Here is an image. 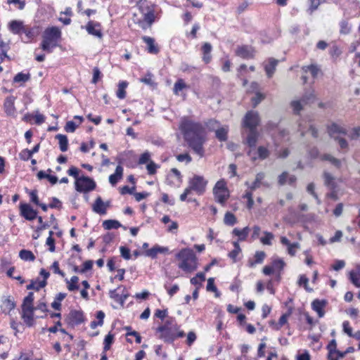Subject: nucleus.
Returning <instances> with one entry per match:
<instances>
[{
  "mask_svg": "<svg viewBox=\"0 0 360 360\" xmlns=\"http://www.w3.org/2000/svg\"><path fill=\"white\" fill-rule=\"evenodd\" d=\"M85 321L84 312L82 310H71L65 319V322L72 327L84 323Z\"/></svg>",
  "mask_w": 360,
  "mask_h": 360,
  "instance_id": "9",
  "label": "nucleus"
},
{
  "mask_svg": "<svg viewBox=\"0 0 360 360\" xmlns=\"http://www.w3.org/2000/svg\"><path fill=\"white\" fill-rule=\"evenodd\" d=\"M155 4H152V8H150L149 6L145 8L140 5V9L141 13L143 14V20L146 22L148 25H151L155 21Z\"/></svg>",
  "mask_w": 360,
  "mask_h": 360,
  "instance_id": "15",
  "label": "nucleus"
},
{
  "mask_svg": "<svg viewBox=\"0 0 360 360\" xmlns=\"http://www.w3.org/2000/svg\"><path fill=\"white\" fill-rule=\"evenodd\" d=\"M68 284L67 288L69 291L72 292L79 290V286L78 285L79 278L77 276L71 277L70 280L65 279Z\"/></svg>",
  "mask_w": 360,
  "mask_h": 360,
  "instance_id": "34",
  "label": "nucleus"
},
{
  "mask_svg": "<svg viewBox=\"0 0 360 360\" xmlns=\"http://www.w3.org/2000/svg\"><path fill=\"white\" fill-rule=\"evenodd\" d=\"M224 221V224L229 226H233L237 222L236 216L230 212H227L225 214Z\"/></svg>",
  "mask_w": 360,
  "mask_h": 360,
  "instance_id": "47",
  "label": "nucleus"
},
{
  "mask_svg": "<svg viewBox=\"0 0 360 360\" xmlns=\"http://www.w3.org/2000/svg\"><path fill=\"white\" fill-rule=\"evenodd\" d=\"M261 119L257 111L248 110L242 120L243 127L249 130L257 129V127L260 124Z\"/></svg>",
  "mask_w": 360,
  "mask_h": 360,
  "instance_id": "7",
  "label": "nucleus"
},
{
  "mask_svg": "<svg viewBox=\"0 0 360 360\" xmlns=\"http://www.w3.org/2000/svg\"><path fill=\"white\" fill-rule=\"evenodd\" d=\"M92 209L94 212L99 214H105L106 213V205L100 196L96 199Z\"/></svg>",
  "mask_w": 360,
  "mask_h": 360,
  "instance_id": "27",
  "label": "nucleus"
},
{
  "mask_svg": "<svg viewBox=\"0 0 360 360\" xmlns=\"http://www.w3.org/2000/svg\"><path fill=\"white\" fill-rule=\"evenodd\" d=\"M264 177L265 174L264 172H259L256 174L255 179L252 183L250 184L248 181H246L245 184L251 191H255L256 189L259 188L262 185L267 186L268 184L262 181Z\"/></svg>",
  "mask_w": 360,
  "mask_h": 360,
  "instance_id": "17",
  "label": "nucleus"
},
{
  "mask_svg": "<svg viewBox=\"0 0 360 360\" xmlns=\"http://www.w3.org/2000/svg\"><path fill=\"white\" fill-rule=\"evenodd\" d=\"M84 28L89 34L96 37L98 39H101L103 37L101 25L98 22L90 20L86 23Z\"/></svg>",
  "mask_w": 360,
  "mask_h": 360,
  "instance_id": "13",
  "label": "nucleus"
},
{
  "mask_svg": "<svg viewBox=\"0 0 360 360\" xmlns=\"http://www.w3.org/2000/svg\"><path fill=\"white\" fill-rule=\"evenodd\" d=\"M53 231H49V236L46 239V244L49 246L50 252H53L56 250L55 240L53 238Z\"/></svg>",
  "mask_w": 360,
  "mask_h": 360,
  "instance_id": "51",
  "label": "nucleus"
},
{
  "mask_svg": "<svg viewBox=\"0 0 360 360\" xmlns=\"http://www.w3.org/2000/svg\"><path fill=\"white\" fill-rule=\"evenodd\" d=\"M349 280L356 287L360 288V264L356 265L355 270L349 272Z\"/></svg>",
  "mask_w": 360,
  "mask_h": 360,
  "instance_id": "28",
  "label": "nucleus"
},
{
  "mask_svg": "<svg viewBox=\"0 0 360 360\" xmlns=\"http://www.w3.org/2000/svg\"><path fill=\"white\" fill-rule=\"evenodd\" d=\"M341 51L339 49V47L337 45H333L329 51V53L330 56L334 59L336 60L341 54Z\"/></svg>",
  "mask_w": 360,
  "mask_h": 360,
  "instance_id": "56",
  "label": "nucleus"
},
{
  "mask_svg": "<svg viewBox=\"0 0 360 360\" xmlns=\"http://www.w3.org/2000/svg\"><path fill=\"white\" fill-rule=\"evenodd\" d=\"M207 183L208 181L202 176L197 174H195L188 181L191 188L199 195L205 193Z\"/></svg>",
  "mask_w": 360,
  "mask_h": 360,
  "instance_id": "8",
  "label": "nucleus"
},
{
  "mask_svg": "<svg viewBox=\"0 0 360 360\" xmlns=\"http://www.w3.org/2000/svg\"><path fill=\"white\" fill-rule=\"evenodd\" d=\"M180 260L178 267L186 272H191L198 269V258L194 251L188 248L181 249L175 255Z\"/></svg>",
  "mask_w": 360,
  "mask_h": 360,
  "instance_id": "3",
  "label": "nucleus"
},
{
  "mask_svg": "<svg viewBox=\"0 0 360 360\" xmlns=\"http://www.w3.org/2000/svg\"><path fill=\"white\" fill-rule=\"evenodd\" d=\"M31 78V75L29 72L25 73L23 72H18L13 77L14 83H20V85H22L25 82H28Z\"/></svg>",
  "mask_w": 360,
  "mask_h": 360,
  "instance_id": "31",
  "label": "nucleus"
},
{
  "mask_svg": "<svg viewBox=\"0 0 360 360\" xmlns=\"http://www.w3.org/2000/svg\"><path fill=\"white\" fill-rule=\"evenodd\" d=\"M159 167V165H158L156 163H155L153 161H150L148 165H146V169L148 171V174L150 175H153L156 174L157 169Z\"/></svg>",
  "mask_w": 360,
  "mask_h": 360,
  "instance_id": "57",
  "label": "nucleus"
},
{
  "mask_svg": "<svg viewBox=\"0 0 360 360\" xmlns=\"http://www.w3.org/2000/svg\"><path fill=\"white\" fill-rule=\"evenodd\" d=\"M327 304L326 300L316 299L311 302V309L317 313L319 318H322L325 315L324 308Z\"/></svg>",
  "mask_w": 360,
  "mask_h": 360,
  "instance_id": "16",
  "label": "nucleus"
},
{
  "mask_svg": "<svg viewBox=\"0 0 360 360\" xmlns=\"http://www.w3.org/2000/svg\"><path fill=\"white\" fill-rule=\"evenodd\" d=\"M128 86V82L126 81H122L118 84V89L116 92L117 97L120 99H124L126 97L125 89Z\"/></svg>",
  "mask_w": 360,
  "mask_h": 360,
  "instance_id": "39",
  "label": "nucleus"
},
{
  "mask_svg": "<svg viewBox=\"0 0 360 360\" xmlns=\"http://www.w3.org/2000/svg\"><path fill=\"white\" fill-rule=\"evenodd\" d=\"M186 88H188V86L186 85L184 79H178L174 85V94L178 95L179 91H181L183 89Z\"/></svg>",
  "mask_w": 360,
  "mask_h": 360,
  "instance_id": "42",
  "label": "nucleus"
},
{
  "mask_svg": "<svg viewBox=\"0 0 360 360\" xmlns=\"http://www.w3.org/2000/svg\"><path fill=\"white\" fill-rule=\"evenodd\" d=\"M25 25L22 21L13 20L8 24L9 30L14 34L22 36Z\"/></svg>",
  "mask_w": 360,
  "mask_h": 360,
  "instance_id": "18",
  "label": "nucleus"
},
{
  "mask_svg": "<svg viewBox=\"0 0 360 360\" xmlns=\"http://www.w3.org/2000/svg\"><path fill=\"white\" fill-rule=\"evenodd\" d=\"M150 154L148 151L144 152L141 155L139 159V165H143L150 161Z\"/></svg>",
  "mask_w": 360,
  "mask_h": 360,
  "instance_id": "63",
  "label": "nucleus"
},
{
  "mask_svg": "<svg viewBox=\"0 0 360 360\" xmlns=\"http://www.w3.org/2000/svg\"><path fill=\"white\" fill-rule=\"evenodd\" d=\"M167 254L169 253V248L167 247H162L159 245H155L152 248L146 251L145 255L152 259H155L158 254Z\"/></svg>",
  "mask_w": 360,
  "mask_h": 360,
  "instance_id": "20",
  "label": "nucleus"
},
{
  "mask_svg": "<svg viewBox=\"0 0 360 360\" xmlns=\"http://www.w3.org/2000/svg\"><path fill=\"white\" fill-rule=\"evenodd\" d=\"M103 226L106 230L117 229L122 226V224L115 219H107L103 222Z\"/></svg>",
  "mask_w": 360,
  "mask_h": 360,
  "instance_id": "36",
  "label": "nucleus"
},
{
  "mask_svg": "<svg viewBox=\"0 0 360 360\" xmlns=\"http://www.w3.org/2000/svg\"><path fill=\"white\" fill-rule=\"evenodd\" d=\"M32 153L30 151V150L25 148L20 151L19 153V158L20 160L23 161H27L30 159H31L32 156Z\"/></svg>",
  "mask_w": 360,
  "mask_h": 360,
  "instance_id": "55",
  "label": "nucleus"
},
{
  "mask_svg": "<svg viewBox=\"0 0 360 360\" xmlns=\"http://www.w3.org/2000/svg\"><path fill=\"white\" fill-rule=\"evenodd\" d=\"M266 257V253L264 251H256L255 254V260H248V266L254 267L257 264H262Z\"/></svg>",
  "mask_w": 360,
  "mask_h": 360,
  "instance_id": "29",
  "label": "nucleus"
},
{
  "mask_svg": "<svg viewBox=\"0 0 360 360\" xmlns=\"http://www.w3.org/2000/svg\"><path fill=\"white\" fill-rule=\"evenodd\" d=\"M15 98L13 96H8L4 101V108L6 115L9 116H14L15 113V108L14 101Z\"/></svg>",
  "mask_w": 360,
  "mask_h": 360,
  "instance_id": "21",
  "label": "nucleus"
},
{
  "mask_svg": "<svg viewBox=\"0 0 360 360\" xmlns=\"http://www.w3.org/2000/svg\"><path fill=\"white\" fill-rule=\"evenodd\" d=\"M49 207L51 209L57 208L60 210L62 208V202L56 197H53L51 198V202L49 203Z\"/></svg>",
  "mask_w": 360,
  "mask_h": 360,
  "instance_id": "62",
  "label": "nucleus"
},
{
  "mask_svg": "<svg viewBox=\"0 0 360 360\" xmlns=\"http://www.w3.org/2000/svg\"><path fill=\"white\" fill-rule=\"evenodd\" d=\"M340 32L342 34H348L352 29V26L345 20H342L340 21Z\"/></svg>",
  "mask_w": 360,
  "mask_h": 360,
  "instance_id": "48",
  "label": "nucleus"
},
{
  "mask_svg": "<svg viewBox=\"0 0 360 360\" xmlns=\"http://www.w3.org/2000/svg\"><path fill=\"white\" fill-rule=\"evenodd\" d=\"M290 106L292 108L295 115H299L300 111L303 109V103L302 101H292L290 103Z\"/></svg>",
  "mask_w": 360,
  "mask_h": 360,
  "instance_id": "50",
  "label": "nucleus"
},
{
  "mask_svg": "<svg viewBox=\"0 0 360 360\" xmlns=\"http://www.w3.org/2000/svg\"><path fill=\"white\" fill-rule=\"evenodd\" d=\"M278 128V123L269 121L265 125L266 131L271 134L272 138L276 137V131Z\"/></svg>",
  "mask_w": 360,
  "mask_h": 360,
  "instance_id": "41",
  "label": "nucleus"
},
{
  "mask_svg": "<svg viewBox=\"0 0 360 360\" xmlns=\"http://www.w3.org/2000/svg\"><path fill=\"white\" fill-rule=\"evenodd\" d=\"M302 70L305 73L309 72L314 78H316L317 77L319 71V69L318 68V67L313 64L309 65L303 66L302 68Z\"/></svg>",
  "mask_w": 360,
  "mask_h": 360,
  "instance_id": "43",
  "label": "nucleus"
},
{
  "mask_svg": "<svg viewBox=\"0 0 360 360\" xmlns=\"http://www.w3.org/2000/svg\"><path fill=\"white\" fill-rule=\"evenodd\" d=\"M55 138L58 140L60 150L65 152L68 149V139L66 135L58 134Z\"/></svg>",
  "mask_w": 360,
  "mask_h": 360,
  "instance_id": "32",
  "label": "nucleus"
},
{
  "mask_svg": "<svg viewBox=\"0 0 360 360\" xmlns=\"http://www.w3.org/2000/svg\"><path fill=\"white\" fill-rule=\"evenodd\" d=\"M324 184L330 189L334 190L336 188V183L335 182L334 177L328 172L323 173Z\"/></svg>",
  "mask_w": 360,
  "mask_h": 360,
  "instance_id": "35",
  "label": "nucleus"
},
{
  "mask_svg": "<svg viewBox=\"0 0 360 360\" xmlns=\"http://www.w3.org/2000/svg\"><path fill=\"white\" fill-rule=\"evenodd\" d=\"M79 172L80 171L77 167L72 166L67 171V173L69 176H73L75 179V181H77V179H79L80 177L79 176Z\"/></svg>",
  "mask_w": 360,
  "mask_h": 360,
  "instance_id": "61",
  "label": "nucleus"
},
{
  "mask_svg": "<svg viewBox=\"0 0 360 360\" xmlns=\"http://www.w3.org/2000/svg\"><path fill=\"white\" fill-rule=\"evenodd\" d=\"M103 75L98 67H95L93 69V77L91 79L92 84H96L99 79L102 77Z\"/></svg>",
  "mask_w": 360,
  "mask_h": 360,
  "instance_id": "58",
  "label": "nucleus"
},
{
  "mask_svg": "<svg viewBox=\"0 0 360 360\" xmlns=\"http://www.w3.org/2000/svg\"><path fill=\"white\" fill-rule=\"evenodd\" d=\"M264 98H265L264 94H263L260 92H257L255 94V96L254 97H252L251 99L252 107L255 108Z\"/></svg>",
  "mask_w": 360,
  "mask_h": 360,
  "instance_id": "53",
  "label": "nucleus"
},
{
  "mask_svg": "<svg viewBox=\"0 0 360 360\" xmlns=\"http://www.w3.org/2000/svg\"><path fill=\"white\" fill-rule=\"evenodd\" d=\"M349 137L352 140H356L360 137V127H354L349 134Z\"/></svg>",
  "mask_w": 360,
  "mask_h": 360,
  "instance_id": "64",
  "label": "nucleus"
},
{
  "mask_svg": "<svg viewBox=\"0 0 360 360\" xmlns=\"http://www.w3.org/2000/svg\"><path fill=\"white\" fill-rule=\"evenodd\" d=\"M271 266H273L274 271L281 272L284 269L285 263L283 259L276 258L272 261Z\"/></svg>",
  "mask_w": 360,
  "mask_h": 360,
  "instance_id": "44",
  "label": "nucleus"
},
{
  "mask_svg": "<svg viewBox=\"0 0 360 360\" xmlns=\"http://www.w3.org/2000/svg\"><path fill=\"white\" fill-rule=\"evenodd\" d=\"M264 236L260 238V241L262 244L266 245H271L272 244L271 240L274 239V234L269 231L264 232Z\"/></svg>",
  "mask_w": 360,
  "mask_h": 360,
  "instance_id": "49",
  "label": "nucleus"
},
{
  "mask_svg": "<svg viewBox=\"0 0 360 360\" xmlns=\"http://www.w3.org/2000/svg\"><path fill=\"white\" fill-rule=\"evenodd\" d=\"M34 293L29 292L27 295L24 298L22 307L27 308L29 306H33Z\"/></svg>",
  "mask_w": 360,
  "mask_h": 360,
  "instance_id": "52",
  "label": "nucleus"
},
{
  "mask_svg": "<svg viewBox=\"0 0 360 360\" xmlns=\"http://www.w3.org/2000/svg\"><path fill=\"white\" fill-rule=\"evenodd\" d=\"M179 326L174 323L173 326H160L157 328V332L160 333V338L166 343H173L174 341L179 338L185 336V333L183 330H179Z\"/></svg>",
  "mask_w": 360,
  "mask_h": 360,
  "instance_id": "4",
  "label": "nucleus"
},
{
  "mask_svg": "<svg viewBox=\"0 0 360 360\" xmlns=\"http://www.w3.org/2000/svg\"><path fill=\"white\" fill-rule=\"evenodd\" d=\"M120 251L121 256L124 259L128 260V259H131L130 250L129 248H127L126 246H121L120 248Z\"/></svg>",
  "mask_w": 360,
  "mask_h": 360,
  "instance_id": "60",
  "label": "nucleus"
},
{
  "mask_svg": "<svg viewBox=\"0 0 360 360\" xmlns=\"http://www.w3.org/2000/svg\"><path fill=\"white\" fill-rule=\"evenodd\" d=\"M176 158L179 162H186V164H188L192 161V158L188 153L179 154Z\"/></svg>",
  "mask_w": 360,
  "mask_h": 360,
  "instance_id": "59",
  "label": "nucleus"
},
{
  "mask_svg": "<svg viewBox=\"0 0 360 360\" xmlns=\"http://www.w3.org/2000/svg\"><path fill=\"white\" fill-rule=\"evenodd\" d=\"M114 341V335L109 332L108 334L105 337L103 341V351L107 352L110 349V347Z\"/></svg>",
  "mask_w": 360,
  "mask_h": 360,
  "instance_id": "45",
  "label": "nucleus"
},
{
  "mask_svg": "<svg viewBox=\"0 0 360 360\" xmlns=\"http://www.w3.org/2000/svg\"><path fill=\"white\" fill-rule=\"evenodd\" d=\"M249 231L250 229L248 226H245L243 229L235 228L232 231V234L238 237V241H244L246 240L249 234Z\"/></svg>",
  "mask_w": 360,
  "mask_h": 360,
  "instance_id": "30",
  "label": "nucleus"
},
{
  "mask_svg": "<svg viewBox=\"0 0 360 360\" xmlns=\"http://www.w3.org/2000/svg\"><path fill=\"white\" fill-rule=\"evenodd\" d=\"M228 127H222L215 131V136L219 141H226L228 139Z\"/></svg>",
  "mask_w": 360,
  "mask_h": 360,
  "instance_id": "33",
  "label": "nucleus"
},
{
  "mask_svg": "<svg viewBox=\"0 0 360 360\" xmlns=\"http://www.w3.org/2000/svg\"><path fill=\"white\" fill-rule=\"evenodd\" d=\"M308 283L309 279L305 275L302 274L300 276L297 284L300 286H303L306 291L311 292H312L313 289L309 287Z\"/></svg>",
  "mask_w": 360,
  "mask_h": 360,
  "instance_id": "46",
  "label": "nucleus"
},
{
  "mask_svg": "<svg viewBox=\"0 0 360 360\" xmlns=\"http://www.w3.org/2000/svg\"><path fill=\"white\" fill-rule=\"evenodd\" d=\"M62 32L56 26L49 27L42 34L40 48L47 53H51L53 49L59 46Z\"/></svg>",
  "mask_w": 360,
  "mask_h": 360,
  "instance_id": "2",
  "label": "nucleus"
},
{
  "mask_svg": "<svg viewBox=\"0 0 360 360\" xmlns=\"http://www.w3.org/2000/svg\"><path fill=\"white\" fill-rule=\"evenodd\" d=\"M213 195L217 202L224 205L229 198V191L224 179L219 180L213 188Z\"/></svg>",
  "mask_w": 360,
  "mask_h": 360,
  "instance_id": "5",
  "label": "nucleus"
},
{
  "mask_svg": "<svg viewBox=\"0 0 360 360\" xmlns=\"http://www.w3.org/2000/svg\"><path fill=\"white\" fill-rule=\"evenodd\" d=\"M143 41L147 45V51L149 53L157 54L159 53V49L155 43V39L148 36H143L141 37Z\"/></svg>",
  "mask_w": 360,
  "mask_h": 360,
  "instance_id": "22",
  "label": "nucleus"
},
{
  "mask_svg": "<svg viewBox=\"0 0 360 360\" xmlns=\"http://www.w3.org/2000/svg\"><path fill=\"white\" fill-rule=\"evenodd\" d=\"M236 53L243 59H250L254 57L253 49L246 45L238 46L236 51Z\"/></svg>",
  "mask_w": 360,
  "mask_h": 360,
  "instance_id": "19",
  "label": "nucleus"
},
{
  "mask_svg": "<svg viewBox=\"0 0 360 360\" xmlns=\"http://www.w3.org/2000/svg\"><path fill=\"white\" fill-rule=\"evenodd\" d=\"M122 176L123 167L120 165H118L115 168V172L110 175L109 182L112 186H115L122 178Z\"/></svg>",
  "mask_w": 360,
  "mask_h": 360,
  "instance_id": "26",
  "label": "nucleus"
},
{
  "mask_svg": "<svg viewBox=\"0 0 360 360\" xmlns=\"http://www.w3.org/2000/svg\"><path fill=\"white\" fill-rule=\"evenodd\" d=\"M40 32L41 28L39 26L25 25L24 32H22V34H24L25 35L24 37L21 36V39L25 43H30L39 35Z\"/></svg>",
  "mask_w": 360,
  "mask_h": 360,
  "instance_id": "10",
  "label": "nucleus"
},
{
  "mask_svg": "<svg viewBox=\"0 0 360 360\" xmlns=\"http://www.w3.org/2000/svg\"><path fill=\"white\" fill-rule=\"evenodd\" d=\"M278 63V60L274 58H269L268 59V63L264 64V70L268 78H271L273 77Z\"/></svg>",
  "mask_w": 360,
  "mask_h": 360,
  "instance_id": "23",
  "label": "nucleus"
},
{
  "mask_svg": "<svg viewBox=\"0 0 360 360\" xmlns=\"http://www.w3.org/2000/svg\"><path fill=\"white\" fill-rule=\"evenodd\" d=\"M19 257L24 261L33 262L35 259V256L32 251L28 250H21L19 252Z\"/></svg>",
  "mask_w": 360,
  "mask_h": 360,
  "instance_id": "38",
  "label": "nucleus"
},
{
  "mask_svg": "<svg viewBox=\"0 0 360 360\" xmlns=\"http://www.w3.org/2000/svg\"><path fill=\"white\" fill-rule=\"evenodd\" d=\"M247 155L250 158L252 161L255 162L257 160H264L268 158L270 155V151L266 147L260 146L257 148V152H253L252 150L250 149L247 152Z\"/></svg>",
  "mask_w": 360,
  "mask_h": 360,
  "instance_id": "12",
  "label": "nucleus"
},
{
  "mask_svg": "<svg viewBox=\"0 0 360 360\" xmlns=\"http://www.w3.org/2000/svg\"><path fill=\"white\" fill-rule=\"evenodd\" d=\"M67 294L65 292H59L56 295L55 300L51 303V307L55 309L60 311L61 309L60 302L63 300Z\"/></svg>",
  "mask_w": 360,
  "mask_h": 360,
  "instance_id": "37",
  "label": "nucleus"
},
{
  "mask_svg": "<svg viewBox=\"0 0 360 360\" xmlns=\"http://www.w3.org/2000/svg\"><path fill=\"white\" fill-rule=\"evenodd\" d=\"M258 138L259 133L257 131V129L249 130V133L244 143H246L251 148H255L257 145Z\"/></svg>",
  "mask_w": 360,
  "mask_h": 360,
  "instance_id": "25",
  "label": "nucleus"
},
{
  "mask_svg": "<svg viewBox=\"0 0 360 360\" xmlns=\"http://www.w3.org/2000/svg\"><path fill=\"white\" fill-rule=\"evenodd\" d=\"M140 82L153 88L156 87L157 84L153 80V75L148 72L143 77L140 78Z\"/></svg>",
  "mask_w": 360,
  "mask_h": 360,
  "instance_id": "40",
  "label": "nucleus"
},
{
  "mask_svg": "<svg viewBox=\"0 0 360 360\" xmlns=\"http://www.w3.org/2000/svg\"><path fill=\"white\" fill-rule=\"evenodd\" d=\"M122 285H119L116 289L110 290L109 291V297L115 300V302H118L120 304V295L117 292L118 290L122 288Z\"/></svg>",
  "mask_w": 360,
  "mask_h": 360,
  "instance_id": "54",
  "label": "nucleus"
},
{
  "mask_svg": "<svg viewBox=\"0 0 360 360\" xmlns=\"http://www.w3.org/2000/svg\"><path fill=\"white\" fill-rule=\"evenodd\" d=\"M34 311L33 306H29L27 308L22 307V318L29 327L32 326L34 323Z\"/></svg>",
  "mask_w": 360,
  "mask_h": 360,
  "instance_id": "14",
  "label": "nucleus"
},
{
  "mask_svg": "<svg viewBox=\"0 0 360 360\" xmlns=\"http://www.w3.org/2000/svg\"><path fill=\"white\" fill-rule=\"evenodd\" d=\"M20 214L22 217L28 221H32L38 217L37 211L34 210L30 204L26 202H20Z\"/></svg>",
  "mask_w": 360,
  "mask_h": 360,
  "instance_id": "11",
  "label": "nucleus"
},
{
  "mask_svg": "<svg viewBox=\"0 0 360 360\" xmlns=\"http://www.w3.org/2000/svg\"><path fill=\"white\" fill-rule=\"evenodd\" d=\"M328 135L334 139L335 134H340L346 135L347 134V131L345 128L341 127L340 125L336 123H332L330 125H328L327 127Z\"/></svg>",
  "mask_w": 360,
  "mask_h": 360,
  "instance_id": "24",
  "label": "nucleus"
},
{
  "mask_svg": "<svg viewBox=\"0 0 360 360\" xmlns=\"http://www.w3.org/2000/svg\"><path fill=\"white\" fill-rule=\"evenodd\" d=\"M179 127L188 146L202 158L205 155L203 146L207 141V131L203 124L188 117H184Z\"/></svg>",
  "mask_w": 360,
  "mask_h": 360,
  "instance_id": "1",
  "label": "nucleus"
},
{
  "mask_svg": "<svg viewBox=\"0 0 360 360\" xmlns=\"http://www.w3.org/2000/svg\"><path fill=\"white\" fill-rule=\"evenodd\" d=\"M75 186L77 192L87 193L95 190L96 183L92 178L82 175L75 181Z\"/></svg>",
  "mask_w": 360,
  "mask_h": 360,
  "instance_id": "6",
  "label": "nucleus"
}]
</instances>
